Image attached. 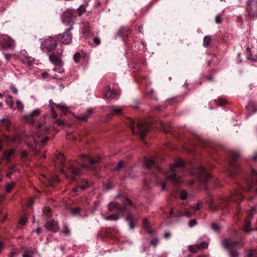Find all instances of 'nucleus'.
Here are the masks:
<instances>
[{"label": "nucleus", "instance_id": "9", "mask_svg": "<svg viewBox=\"0 0 257 257\" xmlns=\"http://www.w3.org/2000/svg\"><path fill=\"white\" fill-rule=\"evenodd\" d=\"M192 173L205 184H206L207 180L210 177L209 173L202 166H199L197 168L192 170Z\"/></svg>", "mask_w": 257, "mask_h": 257}, {"label": "nucleus", "instance_id": "10", "mask_svg": "<svg viewBox=\"0 0 257 257\" xmlns=\"http://www.w3.org/2000/svg\"><path fill=\"white\" fill-rule=\"evenodd\" d=\"M246 12L249 18H257V0H247Z\"/></svg>", "mask_w": 257, "mask_h": 257}, {"label": "nucleus", "instance_id": "58", "mask_svg": "<svg viewBox=\"0 0 257 257\" xmlns=\"http://www.w3.org/2000/svg\"><path fill=\"white\" fill-rule=\"evenodd\" d=\"M171 236V233L169 232H165L164 234V237L166 239L169 238Z\"/></svg>", "mask_w": 257, "mask_h": 257}, {"label": "nucleus", "instance_id": "31", "mask_svg": "<svg viewBox=\"0 0 257 257\" xmlns=\"http://www.w3.org/2000/svg\"><path fill=\"white\" fill-rule=\"evenodd\" d=\"M211 41V38L209 36H206L204 37L203 39V45L204 47H207L210 43Z\"/></svg>", "mask_w": 257, "mask_h": 257}, {"label": "nucleus", "instance_id": "22", "mask_svg": "<svg viewBox=\"0 0 257 257\" xmlns=\"http://www.w3.org/2000/svg\"><path fill=\"white\" fill-rule=\"evenodd\" d=\"M143 226L145 230L151 235H156V232L151 229L149 225V222L147 218H145L143 220Z\"/></svg>", "mask_w": 257, "mask_h": 257}, {"label": "nucleus", "instance_id": "63", "mask_svg": "<svg viewBox=\"0 0 257 257\" xmlns=\"http://www.w3.org/2000/svg\"><path fill=\"white\" fill-rule=\"evenodd\" d=\"M252 105H253V104L252 103H249L247 105V106H246V109H247L248 111L250 110L251 107H252Z\"/></svg>", "mask_w": 257, "mask_h": 257}, {"label": "nucleus", "instance_id": "64", "mask_svg": "<svg viewBox=\"0 0 257 257\" xmlns=\"http://www.w3.org/2000/svg\"><path fill=\"white\" fill-rule=\"evenodd\" d=\"M56 122L59 125H63L64 122L60 119L56 120Z\"/></svg>", "mask_w": 257, "mask_h": 257}, {"label": "nucleus", "instance_id": "61", "mask_svg": "<svg viewBox=\"0 0 257 257\" xmlns=\"http://www.w3.org/2000/svg\"><path fill=\"white\" fill-rule=\"evenodd\" d=\"M251 160L253 161H257V153L254 154L251 157Z\"/></svg>", "mask_w": 257, "mask_h": 257}, {"label": "nucleus", "instance_id": "29", "mask_svg": "<svg viewBox=\"0 0 257 257\" xmlns=\"http://www.w3.org/2000/svg\"><path fill=\"white\" fill-rule=\"evenodd\" d=\"M35 254V251L29 249L25 250L23 257H33Z\"/></svg>", "mask_w": 257, "mask_h": 257}, {"label": "nucleus", "instance_id": "2", "mask_svg": "<svg viewBox=\"0 0 257 257\" xmlns=\"http://www.w3.org/2000/svg\"><path fill=\"white\" fill-rule=\"evenodd\" d=\"M57 160L62 165L60 168L61 172L67 178L74 180V178L81 173V170L76 162H68L65 164V158L63 154H59L57 156Z\"/></svg>", "mask_w": 257, "mask_h": 257}, {"label": "nucleus", "instance_id": "26", "mask_svg": "<svg viewBox=\"0 0 257 257\" xmlns=\"http://www.w3.org/2000/svg\"><path fill=\"white\" fill-rule=\"evenodd\" d=\"M91 185V182L89 181H84V184L80 185V187L75 188L73 189V192H77L80 188L82 190H85L88 187Z\"/></svg>", "mask_w": 257, "mask_h": 257}, {"label": "nucleus", "instance_id": "59", "mask_svg": "<svg viewBox=\"0 0 257 257\" xmlns=\"http://www.w3.org/2000/svg\"><path fill=\"white\" fill-rule=\"evenodd\" d=\"M49 138L48 137H44L41 141V143L43 144L47 142L49 140Z\"/></svg>", "mask_w": 257, "mask_h": 257}, {"label": "nucleus", "instance_id": "7", "mask_svg": "<svg viewBox=\"0 0 257 257\" xmlns=\"http://www.w3.org/2000/svg\"><path fill=\"white\" fill-rule=\"evenodd\" d=\"M238 242L237 241H232L230 239H224L222 241V245L225 249H227L229 257H239L238 252L234 249V247L237 246Z\"/></svg>", "mask_w": 257, "mask_h": 257}, {"label": "nucleus", "instance_id": "47", "mask_svg": "<svg viewBox=\"0 0 257 257\" xmlns=\"http://www.w3.org/2000/svg\"><path fill=\"white\" fill-rule=\"evenodd\" d=\"M185 216L188 217H191L192 216V214L189 211L186 210L184 213H180V216Z\"/></svg>", "mask_w": 257, "mask_h": 257}, {"label": "nucleus", "instance_id": "34", "mask_svg": "<svg viewBox=\"0 0 257 257\" xmlns=\"http://www.w3.org/2000/svg\"><path fill=\"white\" fill-rule=\"evenodd\" d=\"M104 219L106 220L116 221L118 219V217L116 214H112L105 217Z\"/></svg>", "mask_w": 257, "mask_h": 257}, {"label": "nucleus", "instance_id": "60", "mask_svg": "<svg viewBox=\"0 0 257 257\" xmlns=\"http://www.w3.org/2000/svg\"><path fill=\"white\" fill-rule=\"evenodd\" d=\"M11 89L14 93L17 94L18 93V89H17L16 87H15L14 86H12L11 87Z\"/></svg>", "mask_w": 257, "mask_h": 257}, {"label": "nucleus", "instance_id": "36", "mask_svg": "<svg viewBox=\"0 0 257 257\" xmlns=\"http://www.w3.org/2000/svg\"><path fill=\"white\" fill-rule=\"evenodd\" d=\"M63 233H64L65 235H68L70 233V231L69 229L68 226L66 224H64L63 228L62 230Z\"/></svg>", "mask_w": 257, "mask_h": 257}, {"label": "nucleus", "instance_id": "15", "mask_svg": "<svg viewBox=\"0 0 257 257\" xmlns=\"http://www.w3.org/2000/svg\"><path fill=\"white\" fill-rule=\"evenodd\" d=\"M62 53V50L60 52H57V55L55 53L50 54L49 56L50 61L57 67H62L63 64L60 58L59 57V55Z\"/></svg>", "mask_w": 257, "mask_h": 257}, {"label": "nucleus", "instance_id": "4", "mask_svg": "<svg viewBox=\"0 0 257 257\" xmlns=\"http://www.w3.org/2000/svg\"><path fill=\"white\" fill-rule=\"evenodd\" d=\"M185 166V163L184 161L181 159L177 160L166 174L167 180L174 184H179L180 181V177L178 173L183 170Z\"/></svg>", "mask_w": 257, "mask_h": 257}, {"label": "nucleus", "instance_id": "25", "mask_svg": "<svg viewBox=\"0 0 257 257\" xmlns=\"http://www.w3.org/2000/svg\"><path fill=\"white\" fill-rule=\"evenodd\" d=\"M93 111L91 108H89L87 111V114L86 115L82 114L78 117V119L80 120L86 121L89 116L93 113Z\"/></svg>", "mask_w": 257, "mask_h": 257}, {"label": "nucleus", "instance_id": "57", "mask_svg": "<svg viewBox=\"0 0 257 257\" xmlns=\"http://www.w3.org/2000/svg\"><path fill=\"white\" fill-rule=\"evenodd\" d=\"M93 42L96 45H99L100 43V40L99 38L95 37L93 38Z\"/></svg>", "mask_w": 257, "mask_h": 257}, {"label": "nucleus", "instance_id": "21", "mask_svg": "<svg viewBox=\"0 0 257 257\" xmlns=\"http://www.w3.org/2000/svg\"><path fill=\"white\" fill-rule=\"evenodd\" d=\"M45 226L47 230L54 232L56 231L58 229L57 222L54 220L48 221Z\"/></svg>", "mask_w": 257, "mask_h": 257}, {"label": "nucleus", "instance_id": "52", "mask_svg": "<svg viewBox=\"0 0 257 257\" xmlns=\"http://www.w3.org/2000/svg\"><path fill=\"white\" fill-rule=\"evenodd\" d=\"M215 101L216 102L217 105L219 106H222L224 104H225L226 102V101L225 100H223V99H219L218 102H217L216 100H215Z\"/></svg>", "mask_w": 257, "mask_h": 257}, {"label": "nucleus", "instance_id": "55", "mask_svg": "<svg viewBox=\"0 0 257 257\" xmlns=\"http://www.w3.org/2000/svg\"><path fill=\"white\" fill-rule=\"evenodd\" d=\"M55 105V104L53 102L52 100L51 99L49 100V106L51 108V111H54V105Z\"/></svg>", "mask_w": 257, "mask_h": 257}, {"label": "nucleus", "instance_id": "35", "mask_svg": "<svg viewBox=\"0 0 257 257\" xmlns=\"http://www.w3.org/2000/svg\"><path fill=\"white\" fill-rule=\"evenodd\" d=\"M56 106L60 108L62 111H63L64 114H66L68 109L67 108V107L64 105V104H56Z\"/></svg>", "mask_w": 257, "mask_h": 257}, {"label": "nucleus", "instance_id": "37", "mask_svg": "<svg viewBox=\"0 0 257 257\" xmlns=\"http://www.w3.org/2000/svg\"><path fill=\"white\" fill-rule=\"evenodd\" d=\"M202 203L199 201L196 204H193L191 207L195 210H199L202 207Z\"/></svg>", "mask_w": 257, "mask_h": 257}, {"label": "nucleus", "instance_id": "46", "mask_svg": "<svg viewBox=\"0 0 257 257\" xmlns=\"http://www.w3.org/2000/svg\"><path fill=\"white\" fill-rule=\"evenodd\" d=\"M211 228L215 231H217L220 229V227H219V225L215 223H213L211 224Z\"/></svg>", "mask_w": 257, "mask_h": 257}, {"label": "nucleus", "instance_id": "23", "mask_svg": "<svg viewBox=\"0 0 257 257\" xmlns=\"http://www.w3.org/2000/svg\"><path fill=\"white\" fill-rule=\"evenodd\" d=\"M116 96V93L113 90H111L110 86H108L105 93V97L108 99H112L115 98Z\"/></svg>", "mask_w": 257, "mask_h": 257}, {"label": "nucleus", "instance_id": "54", "mask_svg": "<svg viewBox=\"0 0 257 257\" xmlns=\"http://www.w3.org/2000/svg\"><path fill=\"white\" fill-rule=\"evenodd\" d=\"M80 208H72L71 209V213L73 215H76L78 213L79 211Z\"/></svg>", "mask_w": 257, "mask_h": 257}, {"label": "nucleus", "instance_id": "6", "mask_svg": "<svg viewBox=\"0 0 257 257\" xmlns=\"http://www.w3.org/2000/svg\"><path fill=\"white\" fill-rule=\"evenodd\" d=\"M121 201L122 202L121 204L116 202L110 203L108 205L109 210L110 211L123 212L127 206H131L132 204L131 201L125 197L122 198Z\"/></svg>", "mask_w": 257, "mask_h": 257}, {"label": "nucleus", "instance_id": "1", "mask_svg": "<svg viewBox=\"0 0 257 257\" xmlns=\"http://www.w3.org/2000/svg\"><path fill=\"white\" fill-rule=\"evenodd\" d=\"M251 182L247 183L246 188L242 186H239L238 188L232 192L230 193V196L226 199H220L216 200L210 194H208L205 203L208 205L209 211L214 212L221 209L222 214L225 215L228 212V206L230 207L231 202H235L237 203L235 209L237 212L239 209V204L244 198L242 192L251 191L254 185V182L257 183V171L255 169L251 170Z\"/></svg>", "mask_w": 257, "mask_h": 257}, {"label": "nucleus", "instance_id": "53", "mask_svg": "<svg viewBox=\"0 0 257 257\" xmlns=\"http://www.w3.org/2000/svg\"><path fill=\"white\" fill-rule=\"evenodd\" d=\"M6 59L9 61L13 57V55L11 54L4 53Z\"/></svg>", "mask_w": 257, "mask_h": 257}, {"label": "nucleus", "instance_id": "45", "mask_svg": "<svg viewBox=\"0 0 257 257\" xmlns=\"http://www.w3.org/2000/svg\"><path fill=\"white\" fill-rule=\"evenodd\" d=\"M27 222V218L25 216H23L21 217L20 220V224L24 225Z\"/></svg>", "mask_w": 257, "mask_h": 257}, {"label": "nucleus", "instance_id": "12", "mask_svg": "<svg viewBox=\"0 0 257 257\" xmlns=\"http://www.w3.org/2000/svg\"><path fill=\"white\" fill-rule=\"evenodd\" d=\"M82 163V167L90 169V166L99 162V158H92L88 156H83L81 158Z\"/></svg>", "mask_w": 257, "mask_h": 257}, {"label": "nucleus", "instance_id": "20", "mask_svg": "<svg viewBox=\"0 0 257 257\" xmlns=\"http://www.w3.org/2000/svg\"><path fill=\"white\" fill-rule=\"evenodd\" d=\"M74 17L71 14L69 13H64L62 16V21L66 25H68L72 23L74 21Z\"/></svg>", "mask_w": 257, "mask_h": 257}, {"label": "nucleus", "instance_id": "32", "mask_svg": "<svg viewBox=\"0 0 257 257\" xmlns=\"http://www.w3.org/2000/svg\"><path fill=\"white\" fill-rule=\"evenodd\" d=\"M124 165H125V163H124V162L123 161H119L117 163L116 166L113 169V170L114 171H118L119 170H120V169H121L123 167H124Z\"/></svg>", "mask_w": 257, "mask_h": 257}, {"label": "nucleus", "instance_id": "42", "mask_svg": "<svg viewBox=\"0 0 257 257\" xmlns=\"http://www.w3.org/2000/svg\"><path fill=\"white\" fill-rule=\"evenodd\" d=\"M89 31V24L86 23L84 25V28H82V32L85 36L88 35V32Z\"/></svg>", "mask_w": 257, "mask_h": 257}, {"label": "nucleus", "instance_id": "56", "mask_svg": "<svg viewBox=\"0 0 257 257\" xmlns=\"http://www.w3.org/2000/svg\"><path fill=\"white\" fill-rule=\"evenodd\" d=\"M247 257H257V255L252 250H250L247 254Z\"/></svg>", "mask_w": 257, "mask_h": 257}, {"label": "nucleus", "instance_id": "62", "mask_svg": "<svg viewBox=\"0 0 257 257\" xmlns=\"http://www.w3.org/2000/svg\"><path fill=\"white\" fill-rule=\"evenodd\" d=\"M21 156L23 158H26L27 156V153L26 151H24L22 152Z\"/></svg>", "mask_w": 257, "mask_h": 257}, {"label": "nucleus", "instance_id": "43", "mask_svg": "<svg viewBox=\"0 0 257 257\" xmlns=\"http://www.w3.org/2000/svg\"><path fill=\"white\" fill-rule=\"evenodd\" d=\"M81 58L80 54L79 53H76L73 56V59L75 63H78L79 62Z\"/></svg>", "mask_w": 257, "mask_h": 257}, {"label": "nucleus", "instance_id": "17", "mask_svg": "<svg viewBox=\"0 0 257 257\" xmlns=\"http://www.w3.org/2000/svg\"><path fill=\"white\" fill-rule=\"evenodd\" d=\"M144 167L146 169L148 170L154 168L159 172H162V169L157 164L155 161L152 158L149 159H145Z\"/></svg>", "mask_w": 257, "mask_h": 257}, {"label": "nucleus", "instance_id": "38", "mask_svg": "<svg viewBox=\"0 0 257 257\" xmlns=\"http://www.w3.org/2000/svg\"><path fill=\"white\" fill-rule=\"evenodd\" d=\"M16 105H17V108L18 110H19L20 111H23L24 106L20 100H18L16 101Z\"/></svg>", "mask_w": 257, "mask_h": 257}, {"label": "nucleus", "instance_id": "3", "mask_svg": "<svg viewBox=\"0 0 257 257\" xmlns=\"http://www.w3.org/2000/svg\"><path fill=\"white\" fill-rule=\"evenodd\" d=\"M131 128L133 133L135 135H139L141 139L145 142L144 139L150 130L151 123L146 120H141L137 122L136 127H135V122L131 118H127V121L125 122Z\"/></svg>", "mask_w": 257, "mask_h": 257}, {"label": "nucleus", "instance_id": "51", "mask_svg": "<svg viewBox=\"0 0 257 257\" xmlns=\"http://www.w3.org/2000/svg\"><path fill=\"white\" fill-rule=\"evenodd\" d=\"M222 18L220 15H217L215 17V22L217 24H220L221 22Z\"/></svg>", "mask_w": 257, "mask_h": 257}, {"label": "nucleus", "instance_id": "30", "mask_svg": "<svg viewBox=\"0 0 257 257\" xmlns=\"http://www.w3.org/2000/svg\"><path fill=\"white\" fill-rule=\"evenodd\" d=\"M125 219H126V220L128 222L130 228L131 229H133L134 228V227H135V224H134V222L133 217L131 215H128L126 216Z\"/></svg>", "mask_w": 257, "mask_h": 257}, {"label": "nucleus", "instance_id": "5", "mask_svg": "<svg viewBox=\"0 0 257 257\" xmlns=\"http://www.w3.org/2000/svg\"><path fill=\"white\" fill-rule=\"evenodd\" d=\"M239 154L237 152L232 151L230 153L229 160V168L228 170V173L230 176H234L238 173L239 167L236 162V160L239 157Z\"/></svg>", "mask_w": 257, "mask_h": 257}, {"label": "nucleus", "instance_id": "24", "mask_svg": "<svg viewBox=\"0 0 257 257\" xmlns=\"http://www.w3.org/2000/svg\"><path fill=\"white\" fill-rule=\"evenodd\" d=\"M109 108L111 112L108 115V117H110L112 115H119L122 113L121 109L117 106L112 105L109 106Z\"/></svg>", "mask_w": 257, "mask_h": 257}, {"label": "nucleus", "instance_id": "40", "mask_svg": "<svg viewBox=\"0 0 257 257\" xmlns=\"http://www.w3.org/2000/svg\"><path fill=\"white\" fill-rule=\"evenodd\" d=\"M15 183H14V182H12L11 183L8 184L6 187L7 192H8V193L11 192L12 189L15 186Z\"/></svg>", "mask_w": 257, "mask_h": 257}, {"label": "nucleus", "instance_id": "14", "mask_svg": "<svg viewBox=\"0 0 257 257\" xmlns=\"http://www.w3.org/2000/svg\"><path fill=\"white\" fill-rule=\"evenodd\" d=\"M2 48L4 49H11L15 46V41L9 36H5L0 41Z\"/></svg>", "mask_w": 257, "mask_h": 257}, {"label": "nucleus", "instance_id": "44", "mask_svg": "<svg viewBox=\"0 0 257 257\" xmlns=\"http://www.w3.org/2000/svg\"><path fill=\"white\" fill-rule=\"evenodd\" d=\"M154 177L155 178V179L157 180V181L160 182V184L161 185L162 190L165 191L166 190V182L163 181H160L156 176H155Z\"/></svg>", "mask_w": 257, "mask_h": 257}, {"label": "nucleus", "instance_id": "8", "mask_svg": "<svg viewBox=\"0 0 257 257\" xmlns=\"http://www.w3.org/2000/svg\"><path fill=\"white\" fill-rule=\"evenodd\" d=\"M56 47L57 42L55 37H49L41 42V49L44 52L52 51Z\"/></svg>", "mask_w": 257, "mask_h": 257}, {"label": "nucleus", "instance_id": "33", "mask_svg": "<svg viewBox=\"0 0 257 257\" xmlns=\"http://www.w3.org/2000/svg\"><path fill=\"white\" fill-rule=\"evenodd\" d=\"M159 239L157 237H155L150 240L149 246L153 245L155 247L159 244Z\"/></svg>", "mask_w": 257, "mask_h": 257}, {"label": "nucleus", "instance_id": "41", "mask_svg": "<svg viewBox=\"0 0 257 257\" xmlns=\"http://www.w3.org/2000/svg\"><path fill=\"white\" fill-rule=\"evenodd\" d=\"M78 15L81 16L85 11V9L83 5H81L77 10Z\"/></svg>", "mask_w": 257, "mask_h": 257}, {"label": "nucleus", "instance_id": "18", "mask_svg": "<svg viewBox=\"0 0 257 257\" xmlns=\"http://www.w3.org/2000/svg\"><path fill=\"white\" fill-rule=\"evenodd\" d=\"M255 208L254 207H252L250 211L248 213V217L246 219V220L245 222V224L244 226L243 230L245 232H249L251 229H250V220L251 219L253 215V212L255 210Z\"/></svg>", "mask_w": 257, "mask_h": 257}, {"label": "nucleus", "instance_id": "50", "mask_svg": "<svg viewBox=\"0 0 257 257\" xmlns=\"http://www.w3.org/2000/svg\"><path fill=\"white\" fill-rule=\"evenodd\" d=\"M53 70L54 72H57L59 73H61L63 72V71H64V70L62 68V67H57V68H54L53 69Z\"/></svg>", "mask_w": 257, "mask_h": 257}, {"label": "nucleus", "instance_id": "11", "mask_svg": "<svg viewBox=\"0 0 257 257\" xmlns=\"http://www.w3.org/2000/svg\"><path fill=\"white\" fill-rule=\"evenodd\" d=\"M73 29V27L71 26L68 29L62 34L58 35V39H60L61 42L64 44H69L72 42V34L70 30Z\"/></svg>", "mask_w": 257, "mask_h": 257}, {"label": "nucleus", "instance_id": "13", "mask_svg": "<svg viewBox=\"0 0 257 257\" xmlns=\"http://www.w3.org/2000/svg\"><path fill=\"white\" fill-rule=\"evenodd\" d=\"M41 112V111L40 109H36L32 112L25 115L23 117V119L27 123L34 124L35 123L34 118L38 116L40 114Z\"/></svg>", "mask_w": 257, "mask_h": 257}, {"label": "nucleus", "instance_id": "28", "mask_svg": "<svg viewBox=\"0 0 257 257\" xmlns=\"http://www.w3.org/2000/svg\"><path fill=\"white\" fill-rule=\"evenodd\" d=\"M15 153L14 150L11 149L10 151H6L5 152L3 155V159L6 160H8L10 157L12 156Z\"/></svg>", "mask_w": 257, "mask_h": 257}, {"label": "nucleus", "instance_id": "27", "mask_svg": "<svg viewBox=\"0 0 257 257\" xmlns=\"http://www.w3.org/2000/svg\"><path fill=\"white\" fill-rule=\"evenodd\" d=\"M5 102L11 109L14 108V103L12 96L8 95L6 98Z\"/></svg>", "mask_w": 257, "mask_h": 257}, {"label": "nucleus", "instance_id": "16", "mask_svg": "<svg viewBox=\"0 0 257 257\" xmlns=\"http://www.w3.org/2000/svg\"><path fill=\"white\" fill-rule=\"evenodd\" d=\"M19 60L24 64L29 66L31 65L34 62V59L26 54V52H22L18 56Z\"/></svg>", "mask_w": 257, "mask_h": 257}, {"label": "nucleus", "instance_id": "39", "mask_svg": "<svg viewBox=\"0 0 257 257\" xmlns=\"http://www.w3.org/2000/svg\"><path fill=\"white\" fill-rule=\"evenodd\" d=\"M188 196L187 193L184 190H181L180 192V198L181 200H185Z\"/></svg>", "mask_w": 257, "mask_h": 257}, {"label": "nucleus", "instance_id": "19", "mask_svg": "<svg viewBox=\"0 0 257 257\" xmlns=\"http://www.w3.org/2000/svg\"><path fill=\"white\" fill-rule=\"evenodd\" d=\"M207 246L208 243L205 241H203L199 244H196L189 246V250L191 252L195 253L198 249L205 248H207Z\"/></svg>", "mask_w": 257, "mask_h": 257}, {"label": "nucleus", "instance_id": "49", "mask_svg": "<svg viewBox=\"0 0 257 257\" xmlns=\"http://www.w3.org/2000/svg\"><path fill=\"white\" fill-rule=\"evenodd\" d=\"M197 224V221L195 219L191 220L188 223L189 227H192L196 225Z\"/></svg>", "mask_w": 257, "mask_h": 257}, {"label": "nucleus", "instance_id": "48", "mask_svg": "<svg viewBox=\"0 0 257 257\" xmlns=\"http://www.w3.org/2000/svg\"><path fill=\"white\" fill-rule=\"evenodd\" d=\"M1 122L4 124V125H5L6 126H8L10 125V121L7 119H5V118H3L1 120Z\"/></svg>", "mask_w": 257, "mask_h": 257}]
</instances>
